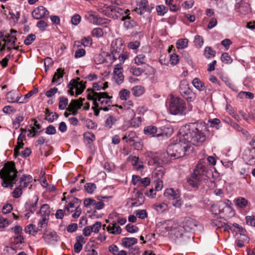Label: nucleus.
Here are the masks:
<instances>
[{
	"instance_id": "nucleus-35",
	"label": "nucleus",
	"mask_w": 255,
	"mask_h": 255,
	"mask_svg": "<svg viewBox=\"0 0 255 255\" xmlns=\"http://www.w3.org/2000/svg\"><path fill=\"white\" fill-rule=\"evenodd\" d=\"M248 239V237L244 234L240 233L238 237L237 246L239 248H242L244 246V243Z\"/></svg>"
},
{
	"instance_id": "nucleus-46",
	"label": "nucleus",
	"mask_w": 255,
	"mask_h": 255,
	"mask_svg": "<svg viewBox=\"0 0 255 255\" xmlns=\"http://www.w3.org/2000/svg\"><path fill=\"white\" fill-rule=\"evenodd\" d=\"M84 188L88 193L92 194L96 189V185L93 183H87L85 185Z\"/></svg>"
},
{
	"instance_id": "nucleus-24",
	"label": "nucleus",
	"mask_w": 255,
	"mask_h": 255,
	"mask_svg": "<svg viewBox=\"0 0 255 255\" xmlns=\"http://www.w3.org/2000/svg\"><path fill=\"white\" fill-rule=\"evenodd\" d=\"M158 132L159 130H157V128L155 126H147L144 128V134L151 136H157V133Z\"/></svg>"
},
{
	"instance_id": "nucleus-21",
	"label": "nucleus",
	"mask_w": 255,
	"mask_h": 255,
	"mask_svg": "<svg viewBox=\"0 0 255 255\" xmlns=\"http://www.w3.org/2000/svg\"><path fill=\"white\" fill-rule=\"evenodd\" d=\"M104 7L110 9V10L112 12L115 11L120 13L122 16V17L123 16L127 15L129 13V10L128 9H126V10L124 11L122 8L116 5H108L107 4H104Z\"/></svg>"
},
{
	"instance_id": "nucleus-56",
	"label": "nucleus",
	"mask_w": 255,
	"mask_h": 255,
	"mask_svg": "<svg viewBox=\"0 0 255 255\" xmlns=\"http://www.w3.org/2000/svg\"><path fill=\"white\" fill-rule=\"evenodd\" d=\"M239 173L241 178H242L243 179H245L247 183H250L251 180H248L247 179V176L248 175V171H247L245 168H241V170L239 171Z\"/></svg>"
},
{
	"instance_id": "nucleus-22",
	"label": "nucleus",
	"mask_w": 255,
	"mask_h": 255,
	"mask_svg": "<svg viewBox=\"0 0 255 255\" xmlns=\"http://www.w3.org/2000/svg\"><path fill=\"white\" fill-rule=\"evenodd\" d=\"M129 13L127 15L123 16L121 18L122 21H124V26L127 29H129L134 27L135 25V22L133 20L131 19L129 16Z\"/></svg>"
},
{
	"instance_id": "nucleus-60",
	"label": "nucleus",
	"mask_w": 255,
	"mask_h": 255,
	"mask_svg": "<svg viewBox=\"0 0 255 255\" xmlns=\"http://www.w3.org/2000/svg\"><path fill=\"white\" fill-rule=\"evenodd\" d=\"M92 34L97 38L101 37L103 35V31L101 28H95L92 30Z\"/></svg>"
},
{
	"instance_id": "nucleus-12",
	"label": "nucleus",
	"mask_w": 255,
	"mask_h": 255,
	"mask_svg": "<svg viewBox=\"0 0 255 255\" xmlns=\"http://www.w3.org/2000/svg\"><path fill=\"white\" fill-rule=\"evenodd\" d=\"M243 158L248 164L255 163V150L248 149L244 151Z\"/></svg>"
},
{
	"instance_id": "nucleus-18",
	"label": "nucleus",
	"mask_w": 255,
	"mask_h": 255,
	"mask_svg": "<svg viewBox=\"0 0 255 255\" xmlns=\"http://www.w3.org/2000/svg\"><path fill=\"white\" fill-rule=\"evenodd\" d=\"M6 99L9 103H23L24 101H20L17 93L16 91H11L8 92L6 95Z\"/></svg>"
},
{
	"instance_id": "nucleus-58",
	"label": "nucleus",
	"mask_w": 255,
	"mask_h": 255,
	"mask_svg": "<svg viewBox=\"0 0 255 255\" xmlns=\"http://www.w3.org/2000/svg\"><path fill=\"white\" fill-rule=\"evenodd\" d=\"M107 9H103L102 8L99 9V12L104 14L105 15H107V16L109 17H113L114 18L116 17V18H118V16L116 14H113L112 13V11L110 10V9L106 8Z\"/></svg>"
},
{
	"instance_id": "nucleus-41",
	"label": "nucleus",
	"mask_w": 255,
	"mask_h": 255,
	"mask_svg": "<svg viewBox=\"0 0 255 255\" xmlns=\"http://www.w3.org/2000/svg\"><path fill=\"white\" fill-rule=\"evenodd\" d=\"M146 61V57L143 54H139L134 58V63L137 65L145 64Z\"/></svg>"
},
{
	"instance_id": "nucleus-8",
	"label": "nucleus",
	"mask_w": 255,
	"mask_h": 255,
	"mask_svg": "<svg viewBox=\"0 0 255 255\" xmlns=\"http://www.w3.org/2000/svg\"><path fill=\"white\" fill-rule=\"evenodd\" d=\"M124 48L125 46L122 38H117L113 41L111 44V52L114 60L120 58L121 53L124 51Z\"/></svg>"
},
{
	"instance_id": "nucleus-31",
	"label": "nucleus",
	"mask_w": 255,
	"mask_h": 255,
	"mask_svg": "<svg viewBox=\"0 0 255 255\" xmlns=\"http://www.w3.org/2000/svg\"><path fill=\"white\" fill-rule=\"evenodd\" d=\"M40 212L42 217H46V218L48 219L49 214L50 213V207L48 204H43L41 207L40 210Z\"/></svg>"
},
{
	"instance_id": "nucleus-34",
	"label": "nucleus",
	"mask_w": 255,
	"mask_h": 255,
	"mask_svg": "<svg viewBox=\"0 0 255 255\" xmlns=\"http://www.w3.org/2000/svg\"><path fill=\"white\" fill-rule=\"evenodd\" d=\"M38 200V199L37 198L34 202L31 203L30 201L29 202H26L25 204V208L26 210L29 211L31 213H34L36 209Z\"/></svg>"
},
{
	"instance_id": "nucleus-5",
	"label": "nucleus",
	"mask_w": 255,
	"mask_h": 255,
	"mask_svg": "<svg viewBox=\"0 0 255 255\" xmlns=\"http://www.w3.org/2000/svg\"><path fill=\"white\" fill-rule=\"evenodd\" d=\"M94 94L97 97V102L98 101L100 103V110L108 111V107L112 104L111 100L112 97L109 96L106 92L94 93Z\"/></svg>"
},
{
	"instance_id": "nucleus-3",
	"label": "nucleus",
	"mask_w": 255,
	"mask_h": 255,
	"mask_svg": "<svg viewBox=\"0 0 255 255\" xmlns=\"http://www.w3.org/2000/svg\"><path fill=\"white\" fill-rule=\"evenodd\" d=\"M190 146L179 134V141L168 145V153L171 159H176L184 156Z\"/></svg>"
},
{
	"instance_id": "nucleus-2",
	"label": "nucleus",
	"mask_w": 255,
	"mask_h": 255,
	"mask_svg": "<svg viewBox=\"0 0 255 255\" xmlns=\"http://www.w3.org/2000/svg\"><path fill=\"white\" fill-rule=\"evenodd\" d=\"M17 171L13 162H7L0 171V178L2 179L1 185L3 187L9 186L12 189L17 181Z\"/></svg>"
},
{
	"instance_id": "nucleus-45",
	"label": "nucleus",
	"mask_w": 255,
	"mask_h": 255,
	"mask_svg": "<svg viewBox=\"0 0 255 255\" xmlns=\"http://www.w3.org/2000/svg\"><path fill=\"white\" fill-rule=\"evenodd\" d=\"M38 228H37L35 225L32 224H30L27 226L25 228V232L26 233L30 234L31 232H33L34 234H36L38 232Z\"/></svg>"
},
{
	"instance_id": "nucleus-55",
	"label": "nucleus",
	"mask_w": 255,
	"mask_h": 255,
	"mask_svg": "<svg viewBox=\"0 0 255 255\" xmlns=\"http://www.w3.org/2000/svg\"><path fill=\"white\" fill-rule=\"evenodd\" d=\"M35 39L36 36L35 35V34H30L26 37L24 41V43L26 45H29L31 44L35 40Z\"/></svg>"
},
{
	"instance_id": "nucleus-44",
	"label": "nucleus",
	"mask_w": 255,
	"mask_h": 255,
	"mask_svg": "<svg viewBox=\"0 0 255 255\" xmlns=\"http://www.w3.org/2000/svg\"><path fill=\"white\" fill-rule=\"evenodd\" d=\"M91 91V93H89L87 95V99L89 100L93 101V103L94 105L96 107H99V105L98 102H97V97L94 96V93H96V92L94 91V90L92 89H88L87 90V91Z\"/></svg>"
},
{
	"instance_id": "nucleus-48",
	"label": "nucleus",
	"mask_w": 255,
	"mask_h": 255,
	"mask_svg": "<svg viewBox=\"0 0 255 255\" xmlns=\"http://www.w3.org/2000/svg\"><path fill=\"white\" fill-rule=\"evenodd\" d=\"M84 136L85 140L88 142V143H91L96 139L95 135L92 132H87L85 133Z\"/></svg>"
},
{
	"instance_id": "nucleus-13",
	"label": "nucleus",
	"mask_w": 255,
	"mask_h": 255,
	"mask_svg": "<svg viewBox=\"0 0 255 255\" xmlns=\"http://www.w3.org/2000/svg\"><path fill=\"white\" fill-rule=\"evenodd\" d=\"M114 78L116 82L120 85L124 80V76L123 74V68L119 65L115 66L114 69Z\"/></svg>"
},
{
	"instance_id": "nucleus-43",
	"label": "nucleus",
	"mask_w": 255,
	"mask_h": 255,
	"mask_svg": "<svg viewBox=\"0 0 255 255\" xmlns=\"http://www.w3.org/2000/svg\"><path fill=\"white\" fill-rule=\"evenodd\" d=\"M236 205L239 208H244L248 204V201L243 197H239L235 200Z\"/></svg>"
},
{
	"instance_id": "nucleus-20",
	"label": "nucleus",
	"mask_w": 255,
	"mask_h": 255,
	"mask_svg": "<svg viewBox=\"0 0 255 255\" xmlns=\"http://www.w3.org/2000/svg\"><path fill=\"white\" fill-rule=\"evenodd\" d=\"M164 195L170 200L178 199L180 196L179 191H175L173 188L167 189L164 193Z\"/></svg>"
},
{
	"instance_id": "nucleus-1",
	"label": "nucleus",
	"mask_w": 255,
	"mask_h": 255,
	"mask_svg": "<svg viewBox=\"0 0 255 255\" xmlns=\"http://www.w3.org/2000/svg\"><path fill=\"white\" fill-rule=\"evenodd\" d=\"M209 130L205 123L201 121L190 123L182 126L179 129V134L190 146V144L199 146L206 139Z\"/></svg>"
},
{
	"instance_id": "nucleus-50",
	"label": "nucleus",
	"mask_w": 255,
	"mask_h": 255,
	"mask_svg": "<svg viewBox=\"0 0 255 255\" xmlns=\"http://www.w3.org/2000/svg\"><path fill=\"white\" fill-rule=\"evenodd\" d=\"M158 15L163 16L167 11L168 8L164 5H157L156 8Z\"/></svg>"
},
{
	"instance_id": "nucleus-53",
	"label": "nucleus",
	"mask_w": 255,
	"mask_h": 255,
	"mask_svg": "<svg viewBox=\"0 0 255 255\" xmlns=\"http://www.w3.org/2000/svg\"><path fill=\"white\" fill-rule=\"evenodd\" d=\"M194 42L196 47L200 48L203 45L204 40L202 36L197 35L195 36Z\"/></svg>"
},
{
	"instance_id": "nucleus-23",
	"label": "nucleus",
	"mask_w": 255,
	"mask_h": 255,
	"mask_svg": "<svg viewBox=\"0 0 255 255\" xmlns=\"http://www.w3.org/2000/svg\"><path fill=\"white\" fill-rule=\"evenodd\" d=\"M32 177L31 175H23L20 178V185L19 186L22 188L27 187L29 184L32 181Z\"/></svg>"
},
{
	"instance_id": "nucleus-26",
	"label": "nucleus",
	"mask_w": 255,
	"mask_h": 255,
	"mask_svg": "<svg viewBox=\"0 0 255 255\" xmlns=\"http://www.w3.org/2000/svg\"><path fill=\"white\" fill-rule=\"evenodd\" d=\"M112 226L110 225L107 227L108 231H111V233L113 235H119L121 233L122 229L119 226L117 225V223L113 222L112 224Z\"/></svg>"
},
{
	"instance_id": "nucleus-25",
	"label": "nucleus",
	"mask_w": 255,
	"mask_h": 255,
	"mask_svg": "<svg viewBox=\"0 0 255 255\" xmlns=\"http://www.w3.org/2000/svg\"><path fill=\"white\" fill-rule=\"evenodd\" d=\"M122 244L126 248H129L137 244V239L134 238L125 237L122 240Z\"/></svg>"
},
{
	"instance_id": "nucleus-7",
	"label": "nucleus",
	"mask_w": 255,
	"mask_h": 255,
	"mask_svg": "<svg viewBox=\"0 0 255 255\" xmlns=\"http://www.w3.org/2000/svg\"><path fill=\"white\" fill-rule=\"evenodd\" d=\"M179 88L181 95L188 102L193 101L195 99V94L189 88L188 83L186 80H183L180 82Z\"/></svg>"
},
{
	"instance_id": "nucleus-61",
	"label": "nucleus",
	"mask_w": 255,
	"mask_h": 255,
	"mask_svg": "<svg viewBox=\"0 0 255 255\" xmlns=\"http://www.w3.org/2000/svg\"><path fill=\"white\" fill-rule=\"evenodd\" d=\"M141 118L134 117L131 121V125L133 127H138L141 124Z\"/></svg>"
},
{
	"instance_id": "nucleus-33",
	"label": "nucleus",
	"mask_w": 255,
	"mask_h": 255,
	"mask_svg": "<svg viewBox=\"0 0 255 255\" xmlns=\"http://www.w3.org/2000/svg\"><path fill=\"white\" fill-rule=\"evenodd\" d=\"M82 104L77 100H72L68 108H67V111H72L71 109H79L81 108Z\"/></svg>"
},
{
	"instance_id": "nucleus-64",
	"label": "nucleus",
	"mask_w": 255,
	"mask_h": 255,
	"mask_svg": "<svg viewBox=\"0 0 255 255\" xmlns=\"http://www.w3.org/2000/svg\"><path fill=\"white\" fill-rule=\"evenodd\" d=\"M246 220L248 225L255 227V217L254 216H247Z\"/></svg>"
},
{
	"instance_id": "nucleus-19",
	"label": "nucleus",
	"mask_w": 255,
	"mask_h": 255,
	"mask_svg": "<svg viewBox=\"0 0 255 255\" xmlns=\"http://www.w3.org/2000/svg\"><path fill=\"white\" fill-rule=\"evenodd\" d=\"M128 159L132 161V166L137 170L142 171L143 169V162L140 161L138 157L136 156H129Z\"/></svg>"
},
{
	"instance_id": "nucleus-36",
	"label": "nucleus",
	"mask_w": 255,
	"mask_h": 255,
	"mask_svg": "<svg viewBox=\"0 0 255 255\" xmlns=\"http://www.w3.org/2000/svg\"><path fill=\"white\" fill-rule=\"evenodd\" d=\"M132 92L134 96L139 97L143 94L144 89L141 86H136L132 88Z\"/></svg>"
},
{
	"instance_id": "nucleus-63",
	"label": "nucleus",
	"mask_w": 255,
	"mask_h": 255,
	"mask_svg": "<svg viewBox=\"0 0 255 255\" xmlns=\"http://www.w3.org/2000/svg\"><path fill=\"white\" fill-rule=\"evenodd\" d=\"M150 179L148 177H145L140 179L139 186H143L146 187L150 184Z\"/></svg>"
},
{
	"instance_id": "nucleus-54",
	"label": "nucleus",
	"mask_w": 255,
	"mask_h": 255,
	"mask_svg": "<svg viewBox=\"0 0 255 255\" xmlns=\"http://www.w3.org/2000/svg\"><path fill=\"white\" fill-rule=\"evenodd\" d=\"M68 100L67 98L62 97L60 98L59 103V108L60 110H64L67 106Z\"/></svg>"
},
{
	"instance_id": "nucleus-42",
	"label": "nucleus",
	"mask_w": 255,
	"mask_h": 255,
	"mask_svg": "<svg viewBox=\"0 0 255 255\" xmlns=\"http://www.w3.org/2000/svg\"><path fill=\"white\" fill-rule=\"evenodd\" d=\"M129 71L134 76H139L143 73L144 70L141 68L132 66L130 68Z\"/></svg>"
},
{
	"instance_id": "nucleus-6",
	"label": "nucleus",
	"mask_w": 255,
	"mask_h": 255,
	"mask_svg": "<svg viewBox=\"0 0 255 255\" xmlns=\"http://www.w3.org/2000/svg\"><path fill=\"white\" fill-rule=\"evenodd\" d=\"M80 80L79 78H77L76 80H71L68 85V87L69 88L68 93L71 96L74 95V90H76V97L79 95L81 94L86 88L85 83L83 81H78Z\"/></svg>"
},
{
	"instance_id": "nucleus-59",
	"label": "nucleus",
	"mask_w": 255,
	"mask_h": 255,
	"mask_svg": "<svg viewBox=\"0 0 255 255\" xmlns=\"http://www.w3.org/2000/svg\"><path fill=\"white\" fill-rule=\"evenodd\" d=\"M126 229L128 233H134L138 231V228L134 225H132L130 224H128L126 225Z\"/></svg>"
},
{
	"instance_id": "nucleus-49",
	"label": "nucleus",
	"mask_w": 255,
	"mask_h": 255,
	"mask_svg": "<svg viewBox=\"0 0 255 255\" xmlns=\"http://www.w3.org/2000/svg\"><path fill=\"white\" fill-rule=\"evenodd\" d=\"M238 97L240 98L245 97L246 99H253L254 98V95L250 92L241 91L238 94Z\"/></svg>"
},
{
	"instance_id": "nucleus-39",
	"label": "nucleus",
	"mask_w": 255,
	"mask_h": 255,
	"mask_svg": "<svg viewBox=\"0 0 255 255\" xmlns=\"http://www.w3.org/2000/svg\"><path fill=\"white\" fill-rule=\"evenodd\" d=\"M196 225L193 219L190 218H187L185 219V225H184L183 227L185 229V230H186L188 229H192Z\"/></svg>"
},
{
	"instance_id": "nucleus-29",
	"label": "nucleus",
	"mask_w": 255,
	"mask_h": 255,
	"mask_svg": "<svg viewBox=\"0 0 255 255\" xmlns=\"http://www.w3.org/2000/svg\"><path fill=\"white\" fill-rule=\"evenodd\" d=\"M64 73V69L62 68H58L53 76V77L52 80V83H57L60 80V79L63 78Z\"/></svg>"
},
{
	"instance_id": "nucleus-32",
	"label": "nucleus",
	"mask_w": 255,
	"mask_h": 255,
	"mask_svg": "<svg viewBox=\"0 0 255 255\" xmlns=\"http://www.w3.org/2000/svg\"><path fill=\"white\" fill-rule=\"evenodd\" d=\"M160 159L162 160L163 163H168L173 160L170 157V155L168 153V149H167L166 152H163L159 155Z\"/></svg>"
},
{
	"instance_id": "nucleus-52",
	"label": "nucleus",
	"mask_w": 255,
	"mask_h": 255,
	"mask_svg": "<svg viewBox=\"0 0 255 255\" xmlns=\"http://www.w3.org/2000/svg\"><path fill=\"white\" fill-rule=\"evenodd\" d=\"M221 61L226 64H230L232 62V59L229 56L228 53H224L222 54L221 57Z\"/></svg>"
},
{
	"instance_id": "nucleus-16",
	"label": "nucleus",
	"mask_w": 255,
	"mask_h": 255,
	"mask_svg": "<svg viewBox=\"0 0 255 255\" xmlns=\"http://www.w3.org/2000/svg\"><path fill=\"white\" fill-rule=\"evenodd\" d=\"M173 128L169 125L162 126L159 130V132L157 133V137L163 136L168 137L170 136L173 132Z\"/></svg>"
},
{
	"instance_id": "nucleus-4",
	"label": "nucleus",
	"mask_w": 255,
	"mask_h": 255,
	"mask_svg": "<svg viewBox=\"0 0 255 255\" xmlns=\"http://www.w3.org/2000/svg\"><path fill=\"white\" fill-rule=\"evenodd\" d=\"M186 104L183 100L179 97H173L171 99L169 111L172 115H182L185 114Z\"/></svg>"
},
{
	"instance_id": "nucleus-28",
	"label": "nucleus",
	"mask_w": 255,
	"mask_h": 255,
	"mask_svg": "<svg viewBox=\"0 0 255 255\" xmlns=\"http://www.w3.org/2000/svg\"><path fill=\"white\" fill-rule=\"evenodd\" d=\"M192 84L196 89L200 91H203L205 89L204 83L197 78H195L193 80Z\"/></svg>"
},
{
	"instance_id": "nucleus-57",
	"label": "nucleus",
	"mask_w": 255,
	"mask_h": 255,
	"mask_svg": "<svg viewBox=\"0 0 255 255\" xmlns=\"http://www.w3.org/2000/svg\"><path fill=\"white\" fill-rule=\"evenodd\" d=\"M129 91L127 89L122 90L119 93V96L121 100H127L129 97Z\"/></svg>"
},
{
	"instance_id": "nucleus-37",
	"label": "nucleus",
	"mask_w": 255,
	"mask_h": 255,
	"mask_svg": "<svg viewBox=\"0 0 255 255\" xmlns=\"http://www.w3.org/2000/svg\"><path fill=\"white\" fill-rule=\"evenodd\" d=\"M153 208L158 213H162L164 211L167 210L168 205L165 203H161L153 205Z\"/></svg>"
},
{
	"instance_id": "nucleus-51",
	"label": "nucleus",
	"mask_w": 255,
	"mask_h": 255,
	"mask_svg": "<svg viewBox=\"0 0 255 255\" xmlns=\"http://www.w3.org/2000/svg\"><path fill=\"white\" fill-rule=\"evenodd\" d=\"M231 202L229 200H226L225 202H221L219 205V207H223L222 209H219V213H223L224 209L226 207L227 209H230L231 208Z\"/></svg>"
},
{
	"instance_id": "nucleus-9",
	"label": "nucleus",
	"mask_w": 255,
	"mask_h": 255,
	"mask_svg": "<svg viewBox=\"0 0 255 255\" xmlns=\"http://www.w3.org/2000/svg\"><path fill=\"white\" fill-rule=\"evenodd\" d=\"M198 176L202 180L206 179L205 177L208 172V167L206 166L205 162L203 160H200L199 162L197 164L195 168L193 170L194 173Z\"/></svg>"
},
{
	"instance_id": "nucleus-10",
	"label": "nucleus",
	"mask_w": 255,
	"mask_h": 255,
	"mask_svg": "<svg viewBox=\"0 0 255 255\" xmlns=\"http://www.w3.org/2000/svg\"><path fill=\"white\" fill-rule=\"evenodd\" d=\"M49 11L43 6H39L32 12V15L34 19H40L47 17Z\"/></svg>"
},
{
	"instance_id": "nucleus-47",
	"label": "nucleus",
	"mask_w": 255,
	"mask_h": 255,
	"mask_svg": "<svg viewBox=\"0 0 255 255\" xmlns=\"http://www.w3.org/2000/svg\"><path fill=\"white\" fill-rule=\"evenodd\" d=\"M117 121V119L116 117L113 116H109L108 118L106 120V126L108 128H111L112 127V126L116 123Z\"/></svg>"
},
{
	"instance_id": "nucleus-38",
	"label": "nucleus",
	"mask_w": 255,
	"mask_h": 255,
	"mask_svg": "<svg viewBox=\"0 0 255 255\" xmlns=\"http://www.w3.org/2000/svg\"><path fill=\"white\" fill-rule=\"evenodd\" d=\"M216 53V51L214 50L211 47L207 46L204 50V55L207 58L209 59L215 57Z\"/></svg>"
},
{
	"instance_id": "nucleus-15",
	"label": "nucleus",
	"mask_w": 255,
	"mask_h": 255,
	"mask_svg": "<svg viewBox=\"0 0 255 255\" xmlns=\"http://www.w3.org/2000/svg\"><path fill=\"white\" fill-rule=\"evenodd\" d=\"M235 8L240 13L246 14L250 10V4L248 3H242V0H237Z\"/></svg>"
},
{
	"instance_id": "nucleus-17",
	"label": "nucleus",
	"mask_w": 255,
	"mask_h": 255,
	"mask_svg": "<svg viewBox=\"0 0 255 255\" xmlns=\"http://www.w3.org/2000/svg\"><path fill=\"white\" fill-rule=\"evenodd\" d=\"M131 201L132 206H138L144 203V197L141 192L137 191L134 198H131Z\"/></svg>"
},
{
	"instance_id": "nucleus-11",
	"label": "nucleus",
	"mask_w": 255,
	"mask_h": 255,
	"mask_svg": "<svg viewBox=\"0 0 255 255\" xmlns=\"http://www.w3.org/2000/svg\"><path fill=\"white\" fill-rule=\"evenodd\" d=\"M196 173H192L186 179L187 183L193 188H198L199 185L201 184L203 180L196 175Z\"/></svg>"
},
{
	"instance_id": "nucleus-30",
	"label": "nucleus",
	"mask_w": 255,
	"mask_h": 255,
	"mask_svg": "<svg viewBox=\"0 0 255 255\" xmlns=\"http://www.w3.org/2000/svg\"><path fill=\"white\" fill-rule=\"evenodd\" d=\"M45 120L50 123H52L55 119L58 118V115L56 113L50 112L48 109L45 110Z\"/></svg>"
},
{
	"instance_id": "nucleus-40",
	"label": "nucleus",
	"mask_w": 255,
	"mask_h": 255,
	"mask_svg": "<svg viewBox=\"0 0 255 255\" xmlns=\"http://www.w3.org/2000/svg\"><path fill=\"white\" fill-rule=\"evenodd\" d=\"M188 39L187 38L179 39L176 42L177 49H183L188 46Z\"/></svg>"
},
{
	"instance_id": "nucleus-27",
	"label": "nucleus",
	"mask_w": 255,
	"mask_h": 255,
	"mask_svg": "<svg viewBox=\"0 0 255 255\" xmlns=\"http://www.w3.org/2000/svg\"><path fill=\"white\" fill-rule=\"evenodd\" d=\"M147 3V0H141L138 4V8L136 7L134 10L139 14H143L146 11V7Z\"/></svg>"
},
{
	"instance_id": "nucleus-14",
	"label": "nucleus",
	"mask_w": 255,
	"mask_h": 255,
	"mask_svg": "<svg viewBox=\"0 0 255 255\" xmlns=\"http://www.w3.org/2000/svg\"><path fill=\"white\" fill-rule=\"evenodd\" d=\"M85 17L88 21L94 24L98 25L102 23H105L106 18H102L99 17L98 14L96 13H89L85 15Z\"/></svg>"
},
{
	"instance_id": "nucleus-62",
	"label": "nucleus",
	"mask_w": 255,
	"mask_h": 255,
	"mask_svg": "<svg viewBox=\"0 0 255 255\" xmlns=\"http://www.w3.org/2000/svg\"><path fill=\"white\" fill-rule=\"evenodd\" d=\"M134 213L137 216L138 218L141 219H144L147 217V213L145 210H136Z\"/></svg>"
}]
</instances>
